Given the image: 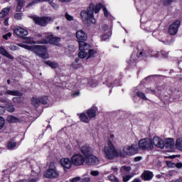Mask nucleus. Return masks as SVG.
Returning a JSON list of instances; mask_svg holds the SVG:
<instances>
[{
  "mask_svg": "<svg viewBox=\"0 0 182 182\" xmlns=\"http://www.w3.org/2000/svg\"><path fill=\"white\" fill-rule=\"evenodd\" d=\"M153 146L159 147V149H164V142L163 139L159 136H154L152 140Z\"/></svg>",
  "mask_w": 182,
  "mask_h": 182,
  "instance_id": "ddd939ff",
  "label": "nucleus"
},
{
  "mask_svg": "<svg viewBox=\"0 0 182 182\" xmlns=\"http://www.w3.org/2000/svg\"><path fill=\"white\" fill-rule=\"evenodd\" d=\"M80 180H81V182H90V178L82 176Z\"/></svg>",
  "mask_w": 182,
  "mask_h": 182,
  "instance_id": "49530a36",
  "label": "nucleus"
},
{
  "mask_svg": "<svg viewBox=\"0 0 182 182\" xmlns=\"http://www.w3.org/2000/svg\"><path fill=\"white\" fill-rule=\"evenodd\" d=\"M31 104L34 107H39L41 106V100L40 98L33 97L31 100Z\"/></svg>",
  "mask_w": 182,
  "mask_h": 182,
  "instance_id": "cd10ccee",
  "label": "nucleus"
},
{
  "mask_svg": "<svg viewBox=\"0 0 182 182\" xmlns=\"http://www.w3.org/2000/svg\"><path fill=\"white\" fill-rule=\"evenodd\" d=\"M142 157L141 156H136L134 158V161H140L141 160Z\"/></svg>",
  "mask_w": 182,
  "mask_h": 182,
  "instance_id": "bf43d9fd",
  "label": "nucleus"
},
{
  "mask_svg": "<svg viewBox=\"0 0 182 182\" xmlns=\"http://www.w3.org/2000/svg\"><path fill=\"white\" fill-rule=\"evenodd\" d=\"M91 176H93L94 177H97V176H99L100 173L98 171H92L90 172Z\"/></svg>",
  "mask_w": 182,
  "mask_h": 182,
  "instance_id": "de8ad7c7",
  "label": "nucleus"
},
{
  "mask_svg": "<svg viewBox=\"0 0 182 182\" xmlns=\"http://www.w3.org/2000/svg\"><path fill=\"white\" fill-rule=\"evenodd\" d=\"M149 92H151V93H153L154 95H156V93H157V92H156V90H151V89H148V90H146V92H147V93H149Z\"/></svg>",
  "mask_w": 182,
  "mask_h": 182,
  "instance_id": "13d9d810",
  "label": "nucleus"
},
{
  "mask_svg": "<svg viewBox=\"0 0 182 182\" xmlns=\"http://www.w3.org/2000/svg\"><path fill=\"white\" fill-rule=\"evenodd\" d=\"M6 109V110H7V112H9L10 113H13V112H15V107H14V105H11V104H6V105L4 106H0V109Z\"/></svg>",
  "mask_w": 182,
  "mask_h": 182,
  "instance_id": "b1692460",
  "label": "nucleus"
},
{
  "mask_svg": "<svg viewBox=\"0 0 182 182\" xmlns=\"http://www.w3.org/2000/svg\"><path fill=\"white\" fill-rule=\"evenodd\" d=\"M138 146L141 150H153V141L149 138H145L139 140Z\"/></svg>",
  "mask_w": 182,
  "mask_h": 182,
  "instance_id": "423d86ee",
  "label": "nucleus"
},
{
  "mask_svg": "<svg viewBox=\"0 0 182 182\" xmlns=\"http://www.w3.org/2000/svg\"><path fill=\"white\" fill-rule=\"evenodd\" d=\"M88 58H92V56H93V55H95L96 53V50H93V49H90V50H88Z\"/></svg>",
  "mask_w": 182,
  "mask_h": 182,
  "instance_id": "37998d69",
  "label": "nucleus"
},
{
  "mask_svg": "<svg viewBox=\"0 0 182 182\" xmlns=\"http://www.w3.org/2000/svg\"><path fill=\"white\" fill-rule=\"evenodd\" d=\"M102 8L103 11H104V15L106 18H107V16H109V11H107V9H106L103 5L101 7V9Z\"/></svg>",
  "mask_w": 182,
  "mask_h": 182,
  "instance_id": "c03bdc74",
  "label": "nucleus"
},
{
  "mask_svg": "<svg viewBox=\"0 0 182 182\" xmlns=\"http://www.w3.org/2000/svg\"><path fill=\"white\" fill-rule=\"evenodd\" d=\"M164 146L166 149H173L174 147V139L171 138L166 139Z\"/></svg>",
  "mask_w": 182,
  "mask_h": 182,
  "instance_id": "6ab92c4d",
  "label": "nucleus"
},
{
  "mask_svg": "<svg viewBox=\"0 0 182 182\" xmlns=\"http://www.w3.org/2000/svg\"><path fill=\"white\" fill-rule=\"evenodd\" d=\"M0 53L1 55H3V56H6V58H8L9 59H11L14 60V56L11 55L8 51H6L4 48L0 47Z\"/></svg>",
  "mask_w": 182,
  "mask_h": 182,
  "instance_id": "412c9836",
  "label": "nucleus"
},
{
  "mask_svg": "<svg viewBox=\"0 0 182 182\" xmlns=\"http://www.w3.org/2000/svg\"><path fill=\"white\" fill-rule=\"evenodd\" d=\"M7 147L8 149H15V147H16V142L15 141L9 142L7 144Z\"/></svg>",
  "mask_w": 182,
  "mask_h": 182,
  "instance_id": "c9c22d12",
  "label": "nucleus"
},
{
  "mask_svg": "<svg viewBox=\"0 0 182 182\" xmlns=\"http://www.w3.org/2000/svg\"><path fill=\"white\" fill-rule=\"evenodd\" d=\"M81 153L84 154L85 157H87V156H90V148L87 146H84L81 148Z\"/></svg>",
  "mask_w": 182,
  "mask_h": 182,
  "instance_id": "a878e982",
  "label": "nucleus"
},
{
  "mask_svg": "<svg viewBox=\"0 0 182 182\" xmlns=\"http://www.w3.org/2000/svg\"><path fill=\"white\" fill-rule=\"evenodd\" d=\"M103 6L102 4H98L95 5L94 4H90L89 7L85 11H82L80 13V16L82 19L84 23H96V20H95L94 14H98V12L102 9Z\"/></svg>",
  "mask_w": 182,
  "mask_h": 182,
  "instance_id": "f03ea898",
  "label": "nucleus"
},
{
  "mask_svg": "<svg viewBox=\"0 0 182 182\" xmlns=\"http://www.w3.org/2000/svg\"><path fill=\"white\" fill-rule=\"evenodd\" d=\"M9 8H4L0 13V18H5L9 14Z\"/></svg>",
  "mask_w": 182,
  "mask_h": 182,
  "instance_id": "7c9ffc66",
  "label": "nucleus"
},
{
  "mask_svg": "<svg viewBox=\"0 0 182 182\" xmlns=\"http://www.w3.org/2000/svg\"><path fill=\"white\" fill-rule=\"evenodd\" d=\"M137 96H139L140 99H143L144 100H147V97H146V94H144V92H138Z\"/></svg>",
  "mask_w": 182,
  "mask_h": 182,
  "instance_id": "4c0bfd02",
  "label": "nucleus"
},
{
  "mask_svg": "<svg viewBox=\"0 0 182 182\" xmlns=\"http://www.w3.org/2000/svg\"><path fill=\"white\" fill-rule=\"evenodd\" d=\"M22 6H23L17 5L16 11L21 12V11H22Z\"/></svg>",
  "mask_w": 182,
  "mask_h": 182,
  "instance_id": "4d7b16f0",
  "label": "nucleus"
},
{
  "mask_svg": "<svg viewBox=\"0 0 182 182\" xmlns=\"http://www.w3.org/2000/svg\"><path fill=\"white\" fill-rule=\"evenodd\" d=\"M103 151L106 159H108V160H113V159L119 156L117 151H116V148H114V146L110 141H109L107 145L104 147Z\"/></svg>",
  "mask_w": 182,
  "mask_h": 182,
  "instance_id": "7ed1b4c3",
  "label": "nucleus"
},
{
  "mask_svg": "<svg viewBox=\"0 0 182 182\" xmlns=\"http://www.w3.org/2000/svg\"><path fill=\"white\" fill-rule=\"evenodd\" d=\"M73 97H76V96H80V92L77 91L71 95Z\"/></svg>",
  "mask_w": 182,
  "mask_h": 182,
  "instance_id": "603ef678",
  "label": "nucleus"
},
{
  "mask_svg": "<svg viewBox=\"0 0 182 182\" xmlns=\"http://www.w3.org/2000/svg\"><path fill=\"white\" fill-rule=\"evenodd\" d=\"M80 180H81L80 177L77 176L75 178L70 179V182H77V181H80Z\"/></svg>",
  "mask_w": 182,
  "mask_h": 182,
  "instance_id": "3c124183",
  "label": "nucleus"
},
{
  "mask_svg": "<svg viewBox=\"0 0 182 182\" xmlns=\"http://www.w3.org/2000/svg\"><path fill=\"white\" fill-rule=\"evenodd\" d=\"M130 178H132V176L127 175V176H124L122 180L124 182H127L129 180H130Z\"/></svg>",
  "mask_w": 182,
  "mask_h": 182,
  "instance_id": "09e8293b",
  "label": "nucleus"
},
{
  "mask_svg": "<svg viewBox=\"0 0 182 182\" xmlns=\"http://www.w3.org/2000/svg\"><path fill=\"white\" fill-rule=\"evenodd\" d=\"M176 147L178 150H182V139H178L176 141Z\"/></svg>",
  "mask_w": 182,
  "mask_h": 182,
  "instance_id": "473e14b6",
  "label": "nucleus"
},
{
  "mask_svg": "<svg viewBox=\"0 0 182 182\" xmlns=\"http://www.w3.org/2000/svg\"><path fill=\"white\" fill-rule=\"evenodd\" d=\"M60 164L64 168H70L72 167V161L68 158H63L60 159Z\"/></svg>",
  "mask_w": 182,
  "mask_h": 182,
  "instance_id": "2eb2a0df",
  "label": "nucleus"
},
{
  "mask_svg": "<svg viewBox=\"0 0 182 182\" xmlns=\"http://www.w3.org/2000/svg\"><path fill=\"white\" fill-rule=\"evenodd\" d=\"M32 19L36 25H39L40 26H46L49 22H52V21H53V19L49 16L38 17L34 16L32 17Z\"/></svg>",
  "mask_w": 182,
  "mask_h": 182,
  "instance_id": "6e6552de",
  "label": "nucleus"
},
{
  "mask_svg": "<svg viewBox=\"0 0 182 182\" xmlns=\"http://www.w3.org/2000/svg\"><path fill=\"white\" fill-rule=\"evenodd\" d=\"M8 21H9V18H6L4 21V23L6 26H8Z\"/></svg>",
  "mask_w": 182,
  "mask_h": 182,
  "instance_id": "052dcab7",
  "label": "nucleus"
},
{
  "mask_svg": "<svg viewBox=\"0 0 182 182\" xmlns=\"http://www.w3.org/2000/svg\"><path fill=\"white\" fill-rule=\"evenodd\" d=\"M0 53L1 55H3V56H6V58H8L9 59H11L14 60V56L11 55L8 51H6L4 48L0 47Z\"/></svg>",
  "mask_w": 182,
  "mask_h": 182,
  "instance_id": "4be33fe9",
  "label": "nucleus"
},
{
  "mask_svg": "<svg viewBox=\"0 0 182 182\" xmlns=\"http://www.w3.org/2000/svg\"><path fill=\"white\" fill-rule=\"evenodd\" d=\"M44 176L46 178H58L59 177V171H57L55 163H50L49 168L47 169Z\"/></svg>",
  "mask_w": 182,
  "mask_h": 182,
  "instance_id": "20e7f679",
  "label": "nucleus"
},
{
  "mask_svg": "<svg viewBox=\"0 0 182 182\" xmlns=\"http://www.w3.org/2000/svg\"><path fill=\"white\" fill-rule=\"evenodd\" d=\"M175 0H164V5L165 6H168V5H171L172 2H174Z\"/></svg>",
  "mask_w": 182,
  "mask_h": 182,
  "instance_id": "79ce46f5",
  "label": "nucleus"
},
{
  "mask_svg": "<svg viewBox=\"0 0 182 182\" xmlns=\"http://www.w3.org/2000/svg\"><path fill=\"white\" fill-rule=\"evenodd\" d=\"M17 5H20L21 6H23L24 1L23 0H16Z\"/></svg>",
  "mask_w": 182,
  "mask_h": 182,
  "instance_id": "864d4df0",
  "label": "nucleus"
},
{
  "mask_svg": "<svg viewBox=\"0 0 182 182\" xmlns=\"http://www.w3.org/2000/svg\"><path fill=\"white\" fill-rule=\"evenodd\" d=\"M4 95H8L9 96H22V94L18 90H6L4 92Z\"/></svg>",
  "mask_w": 182,
  "mask_h": 182,
  "instance_id": "aec40b11",
  "label": "nucleus"
},
{
  "mask_svg": "<svg viewBox=\"0 0 182 182\" xmlns=\"http://www.w3.org/2000/svg\"><path fill=\"white\" fill-rule=\"evenodd\" d=\"M19 119H18V118L14 117V116H9L7 117V121L9 122V123H16V122H18Z\"/></svg>",
  "mask_w": 182,
  "mask_h": 182,
  "instance_id": "2f4dec72",
  "label": "nucleus"
},
{
  "mask_svg": "<svg viewBox=\"0 0 182 182\" xmlns=\"http://www.w3.org/2000/svg\"><path fill=\"white\" fill-rule=\"evenodd\" d=\"M11 36H12V33H8L5 35L3 36L4 39H5L6 41H8V39H9V38H11Z\"/></svg>",
  "mask_w": 182,
  "mask_h": 182,
  "instance_id": "a18cd8bd",
  "label": "nucleus"
},
{
  "mask_svg": "<svg viewBox=\"0 0 182 182\" xmlns=\"http://www.w3.org/2000/svg\"><path fill=\"white\" fill-rule=\"evenodd\" d=\"M32 43H35V42L33 41V38L30 37L26 38L23 42L18 43V46H20V48H24V49H27V50H32L34 52V53L43 59L49 58V55H48V53H46V48H45V46H29L32 45Z\"/></svg>",
  "mask_w": 182,
  "mask_h": 182,
  "instance_id": "f257e3e1",
  "label": "nucleus"
},
{
  "mask_svg": "<svg viewBox=\"0 0 182 182\" xmlns=\"http://www.w3.org/2000/svg\"><path fill=\"white\" fill-rule=\"evenodd\" d=\"M111 170H112L114 173H117V171H119V168H117V166H112Z\"/></svg>",
  "mask_w": 182,
  "mask_h": 182,
  "instance_id": "6e6d98bb",
  "label": "nucleus"
},
{
  "mask_svg": "<svg viewBox=\"0 0 182 182\" xmlns=\"http://www.w3.org/2000/svg\"><path fill=\"white\" fill-rule=\"evenodd\" d=\"M78 116L81 122H83L84 123H89V122H90V117L85 113L78 114Z\"/></svg>",
  "mask_w": 182,
  "mask_h": 182,
  "instance_id": "393cba45",
  "label": "nucleus"
},
{
  "mask_svg": "<svg viewBox=\"0 0 182 182\" xmlns=\"http://www.w3.org/2000/svg\"><path fill=\"white\" fill-rule=\"evenodd\" d=\"M180 28V21H176L169 26L168 32L170 35H176Z\"/></svg>",
  "mask_w": 182,
  "mask_h": 182,
  "instance_id": "f8f14e48",
  "label": "nucleus"
},
{
  "mask_svg": "<svg viewBox=\"0 0 182 182\" xmlns=\"http://www.w3.org/2000/svg\"><path fill=\"white\" fill-rule=\"evenodd\" d=\"M44 63H46V65H48V66H50V68H52V69H56V68L59 67V64H58V63L55 62V61H45Z\"/></svg>",
  "mask_w": 182,
  "mask_h": 182,
  "instance_id": "bb28decb",
  "label": "nucleus"
},
{
  "mask_svg": "<svg viewBox=\"0 0 182 182\" xmlns=\"http://www.w3.org/2000/svg\"><path fill=\"white\" fill-rule=\"evenodd\" d=\"M109 38H110V36L105 34L104 36H102V41H107V39H109Z\"/></svg>",
  "mask_w": 182,
  "mask_h": 182,
  "instance_id": "5fc2aeb1",
  "label": "nucleus"
},
{
  "mask_svg": "<svg viewBox=\"0 0 182 182\" xmlns=\"http://www.w3.org/2000/svg\"><path fill=\"white\" fill-rule=\"evenodd\" d=\"M45 38H46L47 40H43L41 43H50V45H55V46H59L60 45V38L54 37L53 33L46 34Z\"/></svg>",
  "mask_w": 182,
  "mask_h": 182,
  "instance_id": "39448f33",
  "label": "nucleus"
},
{
  "mask_svg": "<svg viewBox=\"0 0 182 182\" xmlns=\"http://www.w3.org/2000/svg\"><path fill=\"white\" fill-rule=\"evenodd\" d=\"M7 83H8L9 85H11V80H7Z\"/></svg>",
  "mask_w": 182,
  "mask_h": 182,
  "instance_id": "680f3d73",
  "label": "nucleus"
},
{
  "mask_svg": "<svg viewBox=\"0 0 182 182\" xmlns=\"http://www.w3.org/2000/svg\"><path fill=\"white\" fill-rule=\"evenodd\" d=\"M109 180H110V181H113V182H120V181H119V178H117L116 176H114V175H109L108 176Z\"/></svg>",
  "mask_w": 182,
  "mask_h": 182,
  "instance_id": "e433bc0d",
  "label": "nucleus"
},
{
  "mask_svg": "<svg viewBox=\"0 0 182 182\" xmlns=\"http://www.w3.org/2000/svg\"><path fill=\"white\" fill-rule=\"evenodd\" d=\"M14 32L17 36H20L21 38H25L28 35V31L21 27H17L14 28Z\"/></svg>",
  "mask_w": 182,
  "mask_h": 182,
  "instance_id": "4468645a",
  "label": "nucleus"
},
{
  "mask_svg": "<svg viewBox=\"0 0 182 182\" xmlns=\"http://www.w3.org/2000/svg\"><path fill=\"white\" fill-rule=\"evenodd\" d=\"M23 15V14L22 13H17L14 15V18L15 19H17V21H21V19H22Z\"/></svg>",
  "mask_w": 182,
  "mask_h": 182,
  "instance_id": "ea45409f",
  "label": "nucleus"
},
{
  "mask_svg": "<svg viewBox=\"0 0 182 182\" xmlns=\"http://www.w3.org/2000/svg\"><path fill=\"white\" fill-rule=\"evenodd\" d=\"M154 53L155 55H153L154 58H167L168 56V53L164 50H161L160 53L156 51Z\"/></svg>",
  "mask_w": 182,
  "mask_h": 182,
  "instance_id": "5701e85b",
  "label": "nucleus"
},
{
  "mask_svg": "<svg viewBox=\"0 0 182 182\" xmlns=\"http://www.w3.org/2000/svg\"><path fill=\"white\" fill-rule=\"evenodd\" d=\"M76 38L78 43H82V42H85V41H87V35L82 30H79L76 32Z\"/></svg>",
  "mask_w": 182,
  "mask_h": 182,
  "instance_id": "9b49d317",
  "label": "nucleus"
},
{
  "mask_svg": "<svg viewBox=\"0 0 182 182\" xmlns=\"http://www.w3.org/2000/svg\"><path fill=\"white\" fill-rule=\"evenodd\" d=\"M122 153L124 156H134L139 153V148L137 144H133L131 145H127L123 148Z\"/></svg>",
  "mask_w": 182,
  "mask_h": 182,
  "instance_id": "0eeeda50",
  "label": "nucleus"
},
{
  "mask_svg": "<svg viewBox=\"0 0 182 182\" xmlns=\"http://www.w3.org/2000/svg\"><path fill=\"white\" fill-rule=\"evenodd\" d=\"M79 50L87 52L90 50V45L85 43V41L79 43Z\"/></svg>",
  "mask_w": 182,
  "mask_h": 182,
  "instance_id": "f3484780",
  "label": "nucleus"
},
{
  "mask_svg": "<svg viewBox=\"0 0 182 182\" xmlns=\"http://www.w3.org/2000/svg\"><path fill=\"white\" fill-rule=\"evenodd\" d=\"M79 58L80 59H85L87 56V52L83 51V50H80V53H78Z\"/></svg>",
  "mask_w": 182,
  "mask_h": 182,
  "instance_id": "72a5a7b5",
  "label": "nucleus"
},
{
  "mask_svg": "<svg viewBox=\"0 0 182 182\" xmlns=\"http://www.w3.org/2000/svg\"><path fill=\"white\" fill-rule=\"evenodd\" d=\"M96 112H97V107H92L90 109H87V114L90 117V120L96 116Z\"/></svg>",
  "mask_w": 182,
  "mask_h": 182,
  "instance_id": "dca6fc26",
  "label": "nucleus"
},
{
  "mask_svg": "<svg viewBox=\"0 0 182 182\" xmlns=\"http://www.w3.org/2000/svg\"><path fill=\"white\" fill-rule=\"evenodd\" d=\"M138 56L139 58H141V59H144V58H147L149 55L147 54V52L144 50H141L138 52Z\"/></svg>",
  "mask_w": 182,
  "mask_h": 182,
  "instance_id": "c756f323",
  "label": "nucleus"
},
{
  "mask_svg": "<svg viewBox=\"0 0 182 182\" xmlns=\"http://www.w3.org/2000/svg\"><path fill=\"white\" fill-rule=\"evenodd\" d=\"M166 164L168 166V167H177V168H181L182 167V163H171V162H166Z\"/></svg>",
  "mask_w": 182,
  "mask_h": 182,
  "instance_id": "c85d7f7f",
  "label": "nucleus"
},
{
  "mask_svg": "<svg viewBox=\"0 0 182 182\" xmlns=\"http://www.w3.org/2000/svg\"><path fill=\"white\" fill-rule=\"evenodd\" d=\"M71 161L73 166H83V163H85V156L79 154H74L71 157Z\"/></svg>",
  "mask_w": 182,
  "mask_h": 182,
  "instance_id": "1a4fd4ad",
  "label": "nucleus"
},
{
  "mask_svg": "<svg viewBox=\"0 0 182 182\" xmlns=\"http://www.w3.org/2000/svg\"><path fill=\"white\" fill-rule=\"evenodd\" d=\"M172 159H176L175 156H171Z\"/></svg>",
  "mask_w": 182,
  "mask_h": 182,
  "instance_id": "e2e57ef3",
  "label": "nucleus"
},
{
  "mask_svg": "<svg viewBox=\"0 0 182 182\" xmlns=\"http://www.w3.org/2000/svg\"><path fill=\"white\" fill-rule=\"evenodd\" d=\"M40 105H47L48 104V97H39Z\"/></svg>",
  "mask_w": 182,
  "mask_h": 182,
  "instance_id": "f704fd0d",
  "label": "nucleus"
},
{
  "mask_svg": "<svg viewBox=\"0 0 182 182\" xmlns=\"http://www.w3.org/2000/svg\"><path fill=\"white\" fill-rule=\"evenodd\" d=\"M4 126H5V119L0 117V130L4 129Z\"/></svg>",
  "mask_w": 182,
  "mask_h": 182,
  "instance_id": "58836bf2",
  "label": "nucleus"
},
{
  "mask_svg": "<svg viewBox=\"0 0 182 182\" xmlns=\"http://www.w3.org/2000/svg\"><path fill=\"white\" fill-rule=\"evenodd\" d=\"M65 18L67 21H73V16H70L69 14H65Z\"/></svg>",
  "mask_w": 182,
  "mask_h": 182,
  "instance_id": "8fccbe9b",
  "label": "nucleus"
},
{
  "mask_svg": "<svg viewBox=\"0 0 182 182\" xmlns=\"http://www.w3.org/2000/svg\"><path fill=\"white\" fill-rule=\"evenodd\" d=\"M132 170V168L130 166H124L121 168V171H125V172H129Z\"/></svg>",
  "mask_w": 182,
  "mask_h": 182,
  "instance_id": "a19ab883",
  "label": "nucleus"
},
{
  "mask_svg": "<svg viewBox=\"0 0 182 182\" xmlns=\"http://www.w3.org/2000/svg\"><path fill=\"white\" fill-rule=\"evenodd\" d=\"M153 176L154 175L152 172H151L150 171H146L142 173L141 177L143 180L149 181L153 178Z\"/></svg>",
  "mask_w": 182,
  "mask_h": 182,
  "instance_id": "a211bd4d",
  "label": "nucleus"
},
{
  "mask_svg": "<svg viewBox=\"0 0 182 182\" xmlns=\"http://www.w3.org/2000/svg\"><path fill=\"white\" fill-rule=\"evenodd\" d=\"M84 158H85V164L87 166H93V164H97L99 163V159L92 155V154L90 155H87V156Z\"/></svg>",
  "mask_w": 182,
  "mask_h": 182,
  "instance_id": "9d476101",
  "label": "nucleus"
}]
</instances>
